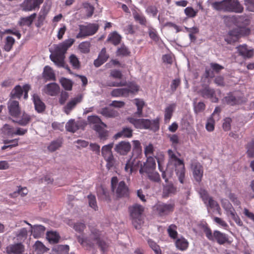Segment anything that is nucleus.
I'll return each instance as SVG.
<instances>
[{
	"label": "nucleus",
	"instance_id": "c756f323",
	"mask_svg": "<svg viewBox=\"0 0 254 254\" xmlns=\"http://www.w3.org/2000/svg\"><path fill=\"white\" fill-rule=\"evenodd\" d=\"M176 191V188L172 184H168L163 188V196L164 197H168L169 195L175 194Z\"/></svg>",
	"mask_w": 254,
	"mask_h": 254
},
{
	"label": "nucleus",
	"instance_id": "a19ab883",
	"mask_svg": "<svg viewBox=\"0 0 254 254\" xmlns=\"http://www.w3.org/2000/svg\"><path fill=\"white\" fill-rule=\"evenodd\" d=\"M202 95L204 98H213L214 94V91L209 88H205L201 92ZM212 101L216 102L217 101V99H212Z\"/></svg>",
	"mask_w": 254,
	"mask_h": 254
},
{
	"label": "nucleus",
	"instance_id": "dca6fc26",
	"mask_svg": "<svg viewBox=\"0 0 254 254\" xmlns=\"http://www.w3.org/2000/svg\"><path fill=\"white\" fill-rule=\"evenodd\" d=\"M156 168L155 159L151 156L147 157V160L143 165L141 166L139 170V173L141 174H144L150 171H154Z\"/></svg>",
	"mask_w": 254,
	"mask_h": 254
},
{
	"label": "nucleus",
	"instance_id": "bf43d9fd",
	"mask_svg": "<svg viewBox=\"0 0 254 254\" xmlns=\"http://www.w3.org/2000/svg\"><path fill=\"white\" fill-rule=\"evenodd\" d=\"M177 226L174 224L171 225L168 229V232L170 237L175 239L177 236L176 231Z\"/></svg>",
	"mask_w": 254,
	"mask_h": 254
},
{
	"label": "nucleus",
	"instance_id": "2eb2a0df",
	"mask_svg": "<svg viewBox=\"0 0 254 254\" xmlns=\"http://www.w3.org/2000/svg\"><path fill=\"white\" fill-rule=\"evenodd\" d=\"M191 169L195 180L197 182H200L201 181L203 174L202 166L199 162H194L191 165Z\"/></svg>",
	"mask_w": 254,
	"mask_h": 254
},
{
	"label": "nucleus",
	"instance_id": "8fccbe9b",
	"mask_svg": "<svg viewBox=\"0 0 254 254\" xmlns=\"http://www.w3.org/2000/svg\"><path fill=\"white\" fill-rule=\"evenodd\" d=\"M145 174L152 181L159 182L160 181L159 174L154 171H150V172H147Z\"/></svg>",
	"mask_w": 254,
	"mask_h": 254
},
{
	"label": "nucleus",
	"instance_id": "ddd939ff",
	"mask_svg": "<svg viewBox=\"0 0 254 254\" xmlns=\"http://www.w3.org/2000/svg\"><path fill=\"white\" fill-rule=\"evenodd\" d=\"M221 202L222 206L226 210L228 216L235 222H240L239 216L229 201L226 199H222Z\"/></svg>",
	"mask_w": 254,
	"mask_h": 254
},
{
	"label": "nucleus",
	"instance_id": "b1692460",
	"mask_svg": "<svg viewBox=\"0 0 254 254\" xmlns=\"http://www.w3.org/2000/svg\"><path fill=\"white\" fill-rule=\"evenodd\" d=\"M87 120L89 124L94 130H95L96 128L101 127V126L106 127V125L103 123L97 116H89Z\"/></svg>",
	"mask_w": 254,
	"mask_h": 254
},
{
	"label": "nucleus",
	"instance_id": "052dcab7",
	"mask_svg": "<svg viewBox=\"0 0 254 254\" xmlns=\"http://www.w3.org/2000/svg\"><path fill=\"white\" fill-rule=\"evenodd\" d=\"M224 101L231 105H234L237 103L236 98L231 94H229L226 96L224 99Z\"/></svg>",
	"mask_w": 254,
	"mask_h": 254
},
{
	"label": "nucleus",
	"instance_id": "9d476101",
	"mask_svg": "<svg viewBox=\"0 0 254 254\" xmlns=\"http://www.w3.org/2000/svg\"><path fill=\"white\" fill-rule=\"evenodd\" d=\"M204 228V232L206 237L211 241H216L219 244H223L228 241V239L225 234L222 233L218 231H215L213 234H212L211 231L206 226L203 225Z\"/></svg>",
	"mask_w": 254,
	"mask_h": 254
},
{
	"label": "nucleus",
	"instance_id": "e2e57ef3",
	"mask_svg": "<svg viewBox=\"0 0 254 254\" xmlns=\"http://www.w3.org/2000/svg\"><path fill=\"white\" fill-rule=\"evenodd\" d=\"M71 224L74 229L79 233L82 232L85 228L84 223H71Z\"/></svg>",
	"mask_w": 254,
	"mask_h": 254
},
{
	"label": "nucleus",
	"instance_id": "1a4fd4ad",
	"mask_svg": "<svg viewBox=\"0 0 254 254\" xmlns=\"http://www.w3.org/2000/svg\"><path fill=\"white\" fill-rule=\"evenodd\" d=\"M113 146L114 143H111L104 145L101 149L102 155L107 162L106 167L108 169H111L115 163V159L112 151Z\"/></svg>",
	"mask_w": 254,
	"mask_h": 254
},
{
	"label": "nucleus",
	"instance_id": "39448f33",
	"mask_svg": "<svg viewBox=\"0 0 254 254\" xmlns=\"http://www.w3.org/2000/svg\"><path fill=\"white\" fill-rule=\"evenodd\" d=\"M128 121L136 128L150 129L156 131L159 129L158 120L150 121L148 119H136L134 118H128Z\"/></svg>",
	"mask_w": 254,
	"mask_h": 254
},
{
	"label": "nucleus",
	"instance_id": "69168bd1",
	"mask_svg": "<svg viewBox=\"0 0 254 254\" xmlns=\"http://www.w3.org/2000/svg\"><path fill=\"white\" fill-rule=\"evenodd\" d=\"M154 151V147L152 144H149L144 148V153L147 157L151 156Z\"/></svg>",
	"mask_w": 254,
	"mask_h": 254
},
{
	"label": "nucleus",
	"instance_id": "412c9836",
	"mask_svg": "<svg viewBox=\"0 0 254 254\" xmlns=\"http://www.w3.org/2000/svg\"><path fill=\"white\" fill-rule=\"evenodd\" d=\"M40 5L37 0H24L20 6L23 11H30L39 8Z\"/></svg>",
	"mask_w": 254,
	"mask_h": 254
},
{
	"label": "nucleus",
	"instance_id": "c85d7f7f",
	"mask_svg": "<svg viewBox=\"0 0 254 254\" xmlns=\"http://www.w3.org/2000/svg\"><path fill=\"white\" fill-rule=\"evenodd\" d=\"M31 233L35 238H39L44 234L45 228L41 225H34L31 227Z\"/></svg>",
	"mask_w": 254,
	"mask_h": 254
},
{
	"label": "nucleus",
	"instance_id": "4d7b16f0",
	"mask_svg": "<svg viewBox=\"0 0 254 254\" xmlns=\"http://www.w3.org/2000/svg\"><path fill=\"white\" fill-rule=\"evenodd\" d=\"M215 121L212 117H210L207 121L205 128L208 131H212L214 129Z\"/></svg>",
	"mask_w": 254,
	"mask_h": 254
},
{
	"label": "nucleus",
	"instance_id": "f8f14e48",
	"mask_svg": "<svg viewBox=\"0 0 254 254\" xmlns=\"http://www.w3.org/2000/svg\"><path fill=\"white\" fill-rule=\"evenodd\" d=\"M175 204L173 202H159L153 207V210L160 216H164L173 211Z\"/></svg>",
	"mask_w": 254,
	"mask_h": 254
},
{
	"label": "nucleus",
	"instance_id": "6e6552de",
	"mask_svg": "<svg viewBox=\"0 0 254 254\" xmlns=\"http://www.w3.org/2000/svg\"><path fill=\"white\" fill-rule=\"evenodd\" d=\"M111 188L118 196H124L128 194V189L125 182L122 181L119 183L117 177H114L111 179Z\"/></svg>",
	"mask_w": 254,
	"mask_h": 254
},
{
	"label": "nucleus",
	"instance_id": "bb28decb",
	"mask_svg": "<svg viewBox=\"0 0 254 254\" xmlns=\"http://www.w3.org/2000/svg\"><path fill=\"white\" fill-rule=\"evenodd\" d=\"M176 105L175 103L168 105L165 109L164 121L166 123L169 122L175 110Z\"/></svg>",
	"mask_w": 254,
	"mask_h": 254
},
{
	"label": "nucleus",
	"instance_id": "37998d69",
	"mask_svg": "<svg viewBox=\"0 0 254 254\" xmlns=\"http://www.w3.org/2000/svg\"><path fill=\"white\" fill-rule=\"evenodd\" d=\"M189 243L184 238L178 239L176 242L177 248L180 250L184 251L188 247Z\"/></svg>",
	"mask_w": 254,
	"mask_h": 254
},
{
	"label": "nucleus",
	"instance_id": "f704fd0d",
	"mask_svg": "<svg viewBox=\"0 0 254 254\" xmlns=\"http://www.w3.org/2000/svg\"><path fill=\"white\" fill-rule=\"evenodd\" d=\"M43 77L47 80H55V73L51 67L46 66L44 68Z\"/></svg>",
	"mask_w": 254,
	"mask_h": 254
},
{
	"label": "nucleus",
	"instance_id": "473e14b6",
	"mask_svg": "<svg viewBox=\"0 0 254 254\" xmlns=\"http://www.w3.org/2000/svg\"><path fill=\"white\" fill-rule=\"evenodd\" d=\"M111 95L113 97L127 96L129 90L127 88L114 89L111 92Z\"/></svg>",
	"mask_w": 254,
	"mask_h": 254
},
{
	"label": "nucleus",
	"instance_id": "20e7f679",
	"mask_svg": "<svg viewBox=\"0 0 254 254\" xmlns=\"http://www.w3.org/2000/svg\"><path fill=\"white\" fill-rule=\"evenodd\" d=\"M212 5L213 8L217 10L241 13L244 9L238 0H223L220 2H214Z\"/></svg>",
	"mask_w": 254,
	"mask_h": 254
},
{
	"label": "nucleus",
	"instance_id": "603ef678",
	"mask_svg": "<svg viewBox=\"0 0 254 254\" xmlns=\"http://www.w3.org/2000/svg\"><path fill=\"white\" fill-rule=\"evenodd\" d=\"M185 14L189 17L193 18L198 13L197 10L194 9L192 7H187L184 10Z\"/></svg>",
	"mask_w": 254,
	"mask_h": 254
},
{
	"label": "nucleus",
	"instance_id": "423d86ee",
	"mask_svg": "<svg viewBox=\"0 0 254 254\" xmlns=\"http://www.w3.org/2000/svg\"><path fill=\"white\" fill-rule=\"evenodd\" d=\"M251 30L249 28L243 27H238L229 31L225 36V41L228 44H232L237 41L241 37L250 34Z\"/></svg>",
	"mask_w": 254,
	"mask_h": 254
},
{
	"label": "nucleus",
	"instance_id": "de8ad7c7",
	"mask_svg": "<svg viewBox=\"0 0 254 254\" xmlns=\"http://www.w3.org/2000/svg\"><path fill=\"white\" fill-rule=\"evenodd\" d=\"M60 82L63 88H64L65 90H71L72 87V82L70 80L65 78H62L60 79Z\"/></svg>",
	"mask_w": 254,
	"mask_h": 254
},
{
	"label": "nucleus",
	"instance_id": "6e6d98bb",
	"mask_svg": "<svg viewBox=\"0 0 254 254\" xmlns=\"http://www.w3.org/2000/svg\"><path fill=\"white\" fill-rule=\"evenodd\" d=\"M69 62L75 69H78L80 67V63L78 58L74 55H71L69 57Z\"/></svg>",
	"mask_w": 254,
	"mask_h": 254
},
{
	"label": "nucleus",
	"instance_id": "c9c22d12",
	"mask_svg": "<svg viewBox=\"0 0 254 254\" xmlns=\"http://www.w3.org/2000/svg\"><path fill=\"white\" fill-rule=\"evenodd\" d=\"M23 87L20 85H16L10 93V96L12 98H20L23 92Z\"/></svg>",
	"mask_w": 254,
	"mask_h": 254
},
{
	"label": "nucleus",
	"instance_id": "5701e85b",
	"mask_svg": "<svg viewBox=\"0 0 254 254\" xmlns=\"http://www.w3.org/2000/svg\"><path fill=\"white\" fill-rule=\"evenodd\" d=\"M59 87L55 83H51L46 85L44 88V92L51 96H55L59 92Z\"/></svg>",
	"mask_w": 254,
	"mask_h": 254
},
{
	"label": "nucleus",
	"instance_id": "0e129e2a",
	"mask_svg": "<svg viewBox=\"0 0 254 254\" xmlns=\"http://www.w3.org/2000/svg\"><path fill=\"white\" fill-rule=\"evenodd\" d=\"M245 4L248 10L254 11V0H245Z\"/></svg>",
	"mask_w": 254,
	"mask_h": 254
},
{
	"label": "nucleus",
	"instance_id": "49530a36",
	"mask_svg": "<svg viewBox=\"0 0 254 254\" xmlns=\"http://www.w3.org/2000/svg\"><path fill=\"white\" fill-rule=\"evenodd\" d=\"M2 132L5 135L9 136H13V128L9 125L5 124L1 128Z\"/></svg>",
	"mask_w": 254,
	"mask_h": 254
},
{
	"label": "nucleus",
	"instance_id": "5fc2aeb1",
	"mask_svg": "<svg viewBox=\"0 0 254 254\" xmlns=\"http://www.w3.org/2000/svg\"><path fill=\"white\" fill-rule=\"evenodd\" d=\"M89 206L94 210H96L98 208L96 197L95 195L89 194L87 196Z\"/></svg>",
	"mask_w": 254,
	"mask_h": 254
},
{
	"label": "nucleus",
	"instance_id": "aec40b11",
	"mask_svg": "<svg viewBox=\"0 0 254 254\" xmlns=\"http://www.w3.org/2000/svg\"><path fill=\"white\" fill-rule=\"evenodd\" d=\"M82 98V95L80 94L71 99L63 108L64 113L66 115L69 114L76 105L81 102Z\"/></svg>",
	"mask_w": 254,
	"mask_h": 254
},
{
	"label": "nucleus",
	"instance_id": "a211bd4d",
	"mask_svg": "<svg viewBox=\"0 0 254 254\" xmlns=\"http://www.w3.org/2000/svg\"><path fill=\"white\" fill-rule=\"evenodd\" d=\"M239 55L244 59H251L254 55V50L249 48L247 45H240L236 47Z\"/></svg>",
	"mask_w": 254,
	"mask_h": 254
},
{
	"label": "nucleus",
	"instance_id": "a18cd8bd",
	"mask_svg": "<svg viewBox=\"0 0 254 254\" xmlns=\"http://www.w3.org/2000/svg\"><path fill=\"white\" fill-rule=\"evenodd\" d=\"M54 250L57 254H68L69 246L68 245L56 246Z\"/></svg>",
	"mask_w": 254,
	"mask_h": 254
},
{
	"label": "nucleus",
	"instance_id": "393cba45",
	"mask_svg": "<svg viewBox=\"0 0 254 254\" xmlns=\"http://www.w3.org/2000/svg\"><path fill=\"white\" fill-rule=\"evenodd\" d=\"M31 121L30 116L26 114L25 112H23L22 114V116L20 115L17 118H15L12 120V121L14 123H17L20 126H26L30 121Z\"/></svg>",
	"mask_w": 254,
	"mask_h": 254
},
{
	"label": "nucleus",
	"instance_id": "cd10ccee",
	"mask_svg": "<svg viewBox=\"0 0 254 254\" xmlns=\"http://www.w3.org/2000/svg\"><path fill=\"white\" fill-rule=\"evenodd\" d=\"M139 161L136 162L135 159L130 158L125 164L124 168L125 171L129 175H131L133 171V167L135 166V164L139 165Z\"/></svg>",
	"mask_w": 254,
	"mask_h": 254
},
{
	"label": "nucleus",
	"instance_id": "72a5a7b5",
	"mask_svg": "<svg viewBox=\"0 0 254 254\" xmlns=\"http://www.w3.org/2000/svg\"><path fill=\"white\" fill-rule=\"evenodd\" d=\"M47 238L50 243L56 244L59 242L61 237L57 232L49 231L47 232Z\"/></svg>",
	"mask_w": 254,
	"mask_h": 254
},
{
	"label": "nucleus",
	"instance_id": "774afa93",
	"mask_svg": "<svg viewBox=\"0 0 254 254\" xmlns=\"http://www.w3.org/2000/svg\"><path fill=\"white\" fill-rule=\"evenodd\" d=\"M232 120L229 118H226L224 120L223 123V128L224 130L228 131L231 128V123Z\"/></svg>",
	"mask_w": 254,
	"mask_h": 254
},
{
	"label": "nucleus",
	"instance_id": "e433bc0d",
	"mask_svg": "<svg viewBox=\"0 0 254 254\" xmlns=\"http://www.w3.org/2000/svg\"><path fill=\"white\" fill-rule=\"evenodd\" d=\"M15 43V39L11 36H7L6 37L4 41V44L3 46V49L6 51H10L13 45Z\"/></svg>",
	"mask_w": 254,
	"mask_h": 254
},
{
	"label": "nucleus",
	"instance_id": "7c9ffc66",
	"mask_svg": "<svg viewBox=\"0 0 254 254\" xmlns=\"http://www.w3.org/2000/svg\"><path fill=\"white\" fill-rule=\"evenodd\" d=\"M36 17V13H34L29 16L22 17L20 19L18 24L20 26L27 25L29 26L32 23Z\"/></svg>",
	"mask_w": 254,
	"mask_h": 254
},
{
	"label": "nucleus",
	"instance_id": "4be33fe9",
	"mask_svg": "<svg viewBox=\"0 0 254 254\" xmlns=\"http://www.w3.org/2000/svg\"><path fill=\"white\" fill-rule=\"evenodd\" d=\"M24 251V246L22 243L10 245L6 248V252L8 254H22Z\"/></svg>",
	"mask_w": 254,
	"mask_h": 254
},
{
	"label": "nucleus",
	"instance_id": "7ed1b4c3",
	"mask_svg": "<svg viewBox=\"0 0 254 254\" xmlns=\"http://www.w3.org/2000/svg\"><path fill=\"white\" fill-rule=\"evenodd\" d=\"M90 231L91 234L89 237L85 239L78 236V242L81 244L85 243L91 247H94L96 244L103 252L106 251L109 245L103 240V236L102 232L93 227L91 228Z\"/></svg>",
	"mask_w": 254,
	"mask_h": 254
},
{
	"label": "nucleus",
	"instance_id": "f3484780",
	"mask_svg": "<svg viewBox=\"0 0 254 254\" xmlns=\"http://www.w3.org/2000/svg\"><path fill=\"white\" fill-rule=\"evenodd\" d=\"M130 217L133 219L139 220L143 215L144 207L139 204H134L129 207Z\"/></svg>",
	"mask_w": 254,
	"mask_h": 254
},
{
	"label": "nucleus",
	"instance_id": "f257e3e1",
	"mask_svg": "<svg viewBox=\"0 0 254 254\" xmlns=\"http://www.w3.org/2000/svg\"><path fill=\"white\" fill-rule=\"evenodd\" d=\"M168 154L169 160L166 171H164L162 168L161 161L159 158H156L159 169L162 172V178L167 182L168 178L172 176L171 170L174 168L180 182L183 184L185 176V168L184 161L179 158L180 154L176 150L169 149Z\"/></svg>",
	"mask_w": 254,
	"mask_h": 254
},
{
	"label": "nucleus",
	"instance_id": "338daca9",
	"mask_svg": "<svg viewBox=\"0 0 254 254\" xmlns=\"http://www.w3.org/2000/svg\"><path fill=\"white\" fill-rule=\"evenodd\" d=\"M149 35L150 37L155 41H158L159 37L157 34L156 31L152 28L149 29Z\"/></svg>",
	"mask_w": 254,
	"mask_h": 254
},
{
	"label": "nucleus",
	"instance_id": "c03bdc74",
	"mask_svg": "<svg viewBox=\"0 0 254 254\" xmlns=\"http://www.w3.org/2000/svg\"><path fill=\"white\" fill-rule=\"evenodd\" d=\"M106 127L102 126L96 128L95 130L99 134V137L101 139L105 140L108 136V131L105 129Z\"/></svg>",
	"mask_w": 254,
	"mask_h": 254
},
{
	"label": "nucleus",
	"instance_id": "a878e982",
	"mask_svg": "<svg viewBox=\"0 0 254 254\" xmlns=\"http://www.w3.org/2000/svg\"><path fill=\"white\" fill-rule=\"evenodd\" d=\"M32 99L34 104L35 110L38 113H41L44 111L45 109V105L44 103L41 100L39 96L35 94L33 95Z\"/></svg>",
	"mask_w": 254,
	"mask_h": 254
},
{
	"label": "nucleus",
	"instance_id": "6ab92c4d",
	"mask_svg": "<svg viewBox=\"0 0 254 254\" xmlns=\"http://www.w3.org/2000/svg\"><path fill=\"white\" fill-rule=\"evenodd\" d=\"M131 149V144L129 142L122 141L117 144L114 148L115 151L121 155H127Z\"/></svg>",
	"mask_w": 254,
	"mask_h": 254
},
{
	"label": "nucleus",
	"instance_id": "13d9d810",
	"mask_svg": "<svg viewBox=\"0 0 254 254\" xmlns=\"http://www.w3.org/2000/svg\"><path fill=\"white\" fill-rule=\"evenodd\" d=\"M194 111L195 114H198L200 112H202L205 108V104L201 102L197 103H194Z\"/></svg>",
	"mask_w": 254,
	"mask_h": 254
},
{
	"label": "nucleus",
	"instance_id": "58836bf2",
	"mask_svg": "<svg viewBox=\"0 0 254 254\" xmlns=\"http://www.w3.org/2000/svg\"><path fill=\"white\" fill-rule=\"evenodd\" d=\"M134 103L137 107V111L135 113V115L141 117L142 114V108L144 105V102L143 100L139 99H135Z\"/></svg>",
	"mask_w": 254,
	"mask_h": 254
},
{
	"label": "nucleus",
	"instance_id": "09e8293b",
	"mask_svg": "<svg viewBox=\"0 0 254 254\" xmlns=\"http://www.w3.org/2000/svg\"><path fill=\"white\" fill-rule=\"evenodd\" d=\"M90 43L88 41H85L81 43L78 48L80 52L83 53H88L90 51Z\"/></svg>",
	"mask_w": 254,
	"mask_h": 254
},
{
	"label": "nucleus",
	"instance_id": "79ce46f5",
	"mask_svg": "<svg viewBox=\"0 0 254 254\" xmlns=\"http://www.w3.org/2000/svg\"><path fill=\"white\" fill-rule=\"evenodd\" d=\"M99 113L105 117L108 118L115 117L118 114L117 111L106 108L102 109Z\"/></svg>",
	"mask_w": 254,
	"mask_h": 254
},
{
	"label": "nucleus",
	"instance_id": "4468645a",
	"mask_svg": "<svg viewBox=\"0 0 254 254\" xmlns=\"http://www.w3.org/2000/svg\"><path fill=\"white\" fill-rule=\"evenodd\" d=\"M7 108L9 115L14 119L21 115V111L18 101L10 100L7 103Z\"/></svg>",
	"mask_w": 254,
	"mask_h": 254
},
{
	"label": "nucleus",
	"instance_id": "f03ea898",
	"mask_svg": "<svg viewBox=\"0 0 254 254\" xmlns=\"http://www.w3.org/2000/svg\"><path fill=\"white\" fill-rule=\"evenodd\" d=\"M74 41L73 39L70 38L65 40L61 43L54 45V51L50 56V58L57 66L64 67L67 70H70L68 66L65 64L64 54Z\"/></svg>",
	"mask_w": 254,
	"mask_h": 254
},
{
	"label": "nucleus",
	"instance_id": "ea45409f",
	"mask_svg": "<svg viewBox=\"0 0 254 254\" xmlns=\"http://www.w3.org/2000/svg\"><path fill=\"white\" fill-rule=\"evenodd\" d=\"M65 128L67 131L74 132L79 128V127L74 120H70L66 123Z\"/></svg>",
	"mask_w": 254,
	"mask_h": 254
},
{
	"label": "nucleus",
	"instance_id": "0eeeda50",
	"mask_svg": "<svg viewBox=\"0 0 254 254\" xmlns=\"http://www.w3.org/2000/svg\"><path fill=\"white\" fill-rule=\"evenodd\" d=\"M99 29L96 23H87L86 25H79V32L76 35L77 39L84 38L95 34Z\"/></svg>",
	"mask_w": 254,
	"mask_h": 254
},
{
	"label": "nucleus",
	"instance_id": "4c0bfd02",
	"mask_svg": "<svg viewBox=\"0 0 254 254\" xmlns=\"http://www.w3.org/2000/svg\"><path fill=\"white\" fill-rule=\"evenodd\" d=\"M121 39V36L117 32H114L109 35L107 40L114 45H117L120 43Z\"/></svg>",
	"mask_w": 254,
	"mask_h": 254
},
{
	"label": "nucleus",
	"instance_id": "680f3d73",
	"mask_svg": "<svg viewBox=\"0 0 254 254\" xmlns=\"http://www.w3.org/2000/svg\"><path fill=\"white\" fill-rule=\"evenodd\" d=\"M129 90V93H137L139 90V86L134 83L131 82L128 85V88Z\"/></svg>",
	"mask_w": 254,
	"mask_h": 254
},
{
	"label": "nucleus",
	"instance_id": "3c124183",
	"mask_svg": "<svg viewBox=\"0 0 254 254\" xmlns=\"http://www.w3.org/2000/svg\"><path fill=\"white\" fill-rule=\"evenodd\" d=\"M148 243L149 247L154 252L155 254H162L161 250L159 245L152 240L149 239L148 240Z\"/></svg>",
	"mask_w": 254,
	"mask_h": 254
},
{
	"label": "nucleus",
	"instance_id": "9b49d317",
	"mask_svg": "<svg viewBox=\"0 0 254 254\" xmlns=\"http://www.w3.org/2000/svg\"><path fill=\"white\" fill-rule=\"evenodd\" d=\"M199 194L204 203L206 205L208 210L211 209L214 212L219 213L220 208L218 203L212 197L208 196L205 190L201 189L199 191Z\"/></svg>",
	"mask_w": 254,
	"mask_h": 254
},
{
	"label": "nucleus",
	"instance_id": "2f4dec72",
	"mask_svg": "<svg viewBox=\"0 0 254 254\" xmlns=\"http://www.w3.org/2000/svg\"><path fill=\"white\" fill-rule=\"evenodd\" d=\"M132 130L129 127H124L122 130L118 132L114 135L115 139H118L119 137H130L132 136Z\"/></svg>",
	"mask_w": 254,
	"mask_h": 254
},
{
	"label": "nucleus",
	"instance_id": "864d4df0",
	"mask_svg": "<svg viewBox=\"0 0 254 254\" xmlns=\"http://www.w3.org/2000/svg\"><path fill=\"white\" fill-rule=\"evenodd\" d=\"M62 144L60 140H55L52 141L48 147V149L51 152H54L59 149Z\"/></svg>",
	"mask_w": 254,
	"mask_h": 254
}]
</instances>
